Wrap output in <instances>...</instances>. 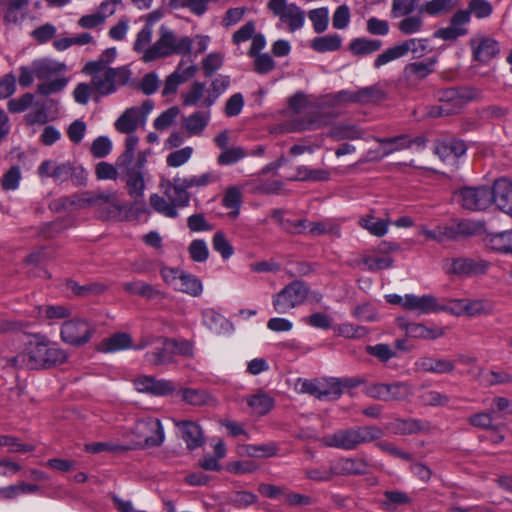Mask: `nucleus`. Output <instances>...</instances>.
<instances>
[{"label": "nucleus", "mask_w": 512, "mask_h": 512, "mask_svg": "<svg viewBox=\"0 0 512 512\" xmlns=\"http://www.w3.org/2000/svg\"><path fill=\"white\" fill-rule=\"evenodd\" d=\"M389 224L388 220L376 219L373 215H366L359 219V225L376 237L385 236L388 233Z\"/></svg>", "instance_id": "obj_43"}, {"label": "nucleus", "mask_w": 512, "mask_h": 512, "mask_svg": "<svg viewBox=\"0 0 512 512\" xmlns=\"http://www.w3.org/2000/svg\"><path fill=\"white\" fill-rule=\"evenodd\" d=\"M454 7L453 0H430L423 6V12L430 16L448 13Z\"/></svg>", "instance_id": "obj_62"}, {"label": "nucleus", "mask_w": 512, "mask_h": 512, "mask_svg": "<svg viewBox=\"0 0 512 512\" xmlns=\"http://www.w3.org/2000/svg\"><path fill=\"white\" fill-rule=\"evenodd\" d=\"M332 464L336 476L363 475L368 472V464L361 458H341Z\"/></svg>", "instance_id": "obj_33"}, {"label": "nucleus", "mask_w": 512, "mask_h": 512, "mask_svg": "<svg viewBox=\"0 0 512 512\" xmlns=\"http://www.w3.org/2000/svg\"><path fill=\"white\" fill-rule=\"evenodd\" d=\"M322 390L324 399L336 400L343 393V383L341 378H327L322 381Z\"/></svg>", "instance_id": "obj_60"}, {"label": "nucleus", "mask_w": 512, "mask_h": 512, "mask_svg": "<svg viewBox=\"0 0 512 512\" xmlns=\"http://www.w3.org/2000/svg\"><path fill=\"white\" fill-rule=\"evenodd\" d=\"M406 310L415 311L418 314L439 313L440 302L432 294L421 296L415 294H406Z\"/></svg>", "instance_id": "obj_26"}, {"label": "nucleus", "mask_w": 512, "mask_h": 512, "mask_svg": "<svg viewBox=\"0 0 512 512\" xmlns=\"http://www.w3.org/2000/svg\"><path fill=\"white\" fill-rule=\"evenodd\" d=\"M382 436V430L376 426L353 427L340 429L321 438L327 447L354 450L359 445L372 442Z\"/></svg>", "instance_id": "obj_5"}, {"label": "nucleus", "mask_w": 512, "mask_h": 512, "mask_svg": "<svg viewBox=\"0 0 512 512\" xmlns=\"http://www.w3.org/2000/svg\"><path fill=\"white\" fill-rule=\"evenodd\" d=\"M31 315L37 319H63L70 315L69 310L64 306H36L31 310Z\"/></svg>", "instance_id": "obj_49"}, {"label": "nucleus", "mask_w": 512, "mask_h": 512, "mask_svg": "<svg viewBox=\"0 0 512 512\" xmlns=\"http://www.w3.org/2000/svg\"><path fill=\"white\" fill-rule=\"evenodd\" d=\"M443 270L450 275L470 277L482 272V267L466 258H450L443 261Z\"/></svg>", "instance_id": "obj_27"}, {"label": "nucleus", "mask_w": 512, "mask_h": 512, "mask_svg": "<svg viewBox=\"0 0 512 512\" xmlns=\"http://www.w3.org/2000/svg\"><path fill=\"white\" fill-rule=\"evenodd\" d=\"M175 290L197 297L202 293L203 286L196 276L183 271Z\"/></svg>", "instance_id": "obj_48"}, {"label": "nucleus", "mask_w": 512, "mask_h": 512, "mask_svg": "<svg viewBox=\"0 0 512 512\" xmlns=\"http://www.w3.org/2000/svg\"><path fill=\"white\" fill-rule=\"evenodd\" d=\"M193 154V148L186 146L169 153L166 157V163L169 167L177 168L187 163Z\"/></svg>", "instance_id": "obj_63"}, {"label": "nucleus", "mask_w": 512, "mask_h": 512, "mask_svg": "<svg viewBox=\"0 0 512 512\" xmlns=\"http://www.w3.org/2000/svg\"><path fill=\"white\" fill-rule=\"evenodd\" d=\"M131 74V70L127 66L113 67L99 76H94L91 84L98 94L108 96L128 84Z\"/></svg>", "instance_id": "obj_9"}, {"label": "nucleus", "mask_w": 512, "mask_h": 512, "mask_svg": "<svg viewBox=\"0 0 512 512\" xmlns=\"http://www.w3.org/2000/svg\"><path fill=\"white\" fill-rule=\"evenodd\" d=\"M182 400L194 406L207 404L211 399V395L205 390L186 388L181 391Z\"/></svg>", "instance_id": "obj_57"}, {"label": "nucleus", "mask_w": 512, "mask_h": 512, "mask_svg": "<svg viewBox=\"0 0 512 512\" xmlns=\"http://www.w3.org/2000/svg\"><path fill=\"white\" fill-rule=\"evenodd\" d=\"M423 28V18L419 15H406L399 24L398 29L404 35L416 34L422 31Z\"/></svg>", "instance_id": "obj_59"}, {"label": "nucleus", "mask_w": 512, "mask_h": 512, "mask_svg": "<svg viewBox=\"0 0 512 512\" xmlns=\"http://www.w3.org/2000/svg\"><path fill=\"white\" fill-rule=\"evenodd\" d=\"M311 48L318 53L337 51L342 46V37L338 34H328L312 39Z\"/></svg>", "instance_id": "obj_38"}, {"label": "nucleus", "mask_w": 512, "mask_h": 512, "mask_svg": "<svg viewBox=\"0 0 512 512\" xmlns=\"http://www.w3.org/2000/svg\"><path fill=\"white\" fill-rule=\"evenodd\" d=\"M150 206L154 211L167 218H177L178 208L169 201L164 195L160 196L156 193L149 198Z\"/></svg>", "instance_id": "obj_42"}, {"label": "nucleus", "mask_w": 512, "mask_h": 512, "mask_svg": "<svg viewBox=\"0 0 512 512\" xmlns=\"http://www.w3.org/2000/svg\"><path fill=\"white\" fill-rule=\"evenodd\" d=\"M246 403L255 415L263 416L274 407V399L266 393H257L246 397Z\"/></svg>", "instance_id": "obj_37"}, {"label": "nucleus", "mask_w": 512, "mask_h": 512, "mask_svg": "<svg viewBox=\"0 0 512 512\" xmlns=\"http://www.w3.org/2000/svg\"><path fill=\"white\" fill-rule=\"evenodd\" d=\"M22 171L19 165H12L2 175L0 179L1 189L5 192L16 191L19 189L22 181Z\"/></svg>", "instance_id": "obj_44"}, {"label": "nucleus", "mask_w": 512, "mask_h": 512, "mask_svg": "<svg viewBox=\"0 0 512 512\" xmlns=\"http://www.w3.org/2000/svg\"><path fill=\"white\" fill-rule=\"evenodd\" d=\"M182 431V438L189 449H196L203 444L201 427L193 422L184 421L178 424Z\"/></svg>", "instance_id": "obj_36"}, {"label": "nucleus", "mask_w": 512, "mask_h": 512, "mask_svg": "<svg viewBox=\"0 0 512 512\" xmlns=\"http://www.w3.org/2000/svg\"><path fill=\"white\" fill-rule=\"evenodd\" d=\"M415 366L419 371L436 374H447L454 371L455 361L447 358L425 356L419 358L415 362Z\"/></svg>", "instance_id": "obj_31"}, {"label": "nucleus", "mask_w": 512, "mask_h": 512, "mask_svg": "<svg viewBox=\"0 0 512 512\" xmlns=\"http://www.w3.org/2000/svg\"><path fill=\"white\" fill-rule=\"evenodd\" d=\"M407 336L416 339L436 340L446 334V329L439 326H426L421 323H409L405 327Z\"/></svg>", "instance_id": "obj_34"}, {"label": "nucleus", "mask_w": 512, "mask_h": 512, "mask_svg": "<svg viewBox=\"0 0 512 512\" xmlns=\"http://www.w3.org/2000/svg\"><path fill=\"white\" fill-rule=\"evenodd\" d=\"M470 48L473 60L482 65L489 64L500 53L498 41L488 35L480 33L470 39Z\"/></svg>", "instance_id": "obj_14"}, {"label": "nucleus", "mask_w": 512, "mask_h": 512, "mask_svg": "<svg viewBox=\"0 0 512 512\" xmlns=\"http://www.w3.org/2000/svg\"><path fill=\"white\" fill-rule=\"evenodd\" d=\"M308 17L316 33H323L328 28L329 10L327 7H320L309 11Z\"/></svg>", "instance_id": "obj_54"}, {"label": "nucleus", "mask_w": 512, "mask_h": 512, "mask_svg": "<svg viewBox=\"0 0 512 512\" xmlns=\"http://www.w3.org/2000/svg\"><path fill=\"white\" fill-rule=\"evenodd\" d=\"M187 189L203 188L220 181L221 174L215 171H207L200 175L182 177Z\"/></svg>", "instance_id": "obj_46"}, {"label": "nucleus", "mask_w": 512, "mask_h": 512, "mask_svg": "<svg viewBox=\"0 0 512 512\" xmlns=\"http://www.w3.org/2000/svg\"><path fill=\"white\" fill-rule=\"evenodd\" d=\"M89 207V191L80 193V194H74L67 197H62L58 199V201L55 203V208L63 209V210H79V209H85Z\"/></svg>", "instance_id": "obj_40"}, {"label": "nucleus", "mask_w": 512, "mask_h": 512, "mask_svg": "<svg viewBox=\"0 0 512 512\" xmlns=\"http://www.w3.org/2000/svg\"><path fill=\"white\" fill-rule=\"evenodd\" d=\"M374 140L380 144V147L368 152L369 160H381L395 152L403 151L412 147H416L418 150H421L426 145V139L423 136L411 138L408 135H399L388 138L375 137Z\"/></svg>", "instance_id": "obj_6"}, {"label": "nucleus", "mask_w": 512, "mask_h": 512, "mask_svg": "<svg viewBox=\"0 0 512 512\" xmlns=\"http://www.w3.org/2000/svg\"><path fill=\"white\" fill-rule=\"evenodd\" d=\"M138 392L153 396H167L176 390L174 382L166 379H155L151 376H140L133 381Z\"/></svg>", "instance_id": "obj_20"}, {"label": "nucleus", "mask_w": 512, "mask_h": 512, "mask_svg": "<svg viewBox=\"0 0 512 512\" xmlns=\"http://www.w3.org/2000/svg\"><path fill=\"white\" fill-rule=\"evenodd\" d=\"M382 41L366 37L352 39L349 43V50L355 56H367L379 51Z\"/></svg>", "instance_id": "obj_35"}, {"label": "nucleus", "mask_w": 512, "mask_h": 512, "mask_svg": "<svg viewBox=\"0 0 512 512\" xmlns=\"http://www.w3.org/2000/svg\"><path fill=\"white\" fill-rule=\"evenodd\" d=\"M204 85L198 82L194 83L191 89L182 95V102L185 106H194L200 103L203 99L202 105L211 106L218 96H203Z\"/></svg>", "instance_id": "obj_39"}, {"label": "nucleus", "mask_w": 512, "mask_h": 512, "mask_svg": "<svg viewBox=\"0 0 512 512\" xmlns=\"http://www.w3.org/2000/svg\"><path fill=\"white\" fill-rule=\"evenodd\" d=\"M160 188L162 189L163 195L178 209L189 205L190 195L180 175H176L172 180L162 179Z\"/></svg>", "instance_id": "obj_16"}, {"label": "nucleus", "mask_w": 512, "mask_h": 512, "mask_svg": "<svg viewBox=\"0 0 512 512\" xmlns=\"http://www.w3.org/2000/svg\"><path fill=\"white\" fill-rule=\"evenodd\" d=\"M244 449L248 456L260 458H270L275 456L278 452V446L274 442L261 445H247Z\"/></svg>", "instance_id": "obj_58"}, {"label": "nucleus", "mask_w": 512, "mask_h": 512, "mask_svg": "<svg viewBox=\"0 0 512 512\" xmlns=\"http://www.w3.org/2000/svg\"><path fill=\"white\" fill-rule=\"evenodd\" d=\"M158 345L153 351L145 354V360L148 364L153 366L166 365L173 362V347L172 339L159 338Z\"/></svg>", "instance_id": "obj_29"}, {"label": "nucleus", "mask_w": 512, "mask_h": 512, "mask_svg": "<svg viewBox=\"0 0 512 512\" xmlns=\"http://www.w3.org/2000/svg\"><path fill=\"white\" fill-rule=\"evenodd\" d=\"M123 289L129 294L139 295L148 299L157 298L160 294L159 290L154 286L141 280L124 283Z\"/></svg>", "instance_id": "obj_45"}, {"label": "nucleus", "mask_w": 512, "mask_h": 512, "mask_svg": "<svg viewBox=\"0 0 512 512\" xmlns=\"http://www.w3.org/2000/svg\"><path fill=\"white\" fill-rule=\"evenodd\" d=\"M467 151L466 144L458 139H446L438 142L435 146V153L444 162H454L463 156Z\"/></svg>", "instance_id": "obj_30"}, {"label": "nucleus", "mask_w": 512, "mask_h": 512, "mask_svg": "<svg viewBox=\"0 0 512 512\" xmlns=\"http://www.w3.org/2000/svg\"><path fill=\"white\" fill-rule=\"evenodd\" d=\"M66 71L67 66L63 62L52 58H37L29 65L19 67L18 82L22 88H27L38 79L40 82L36 87L37 93L48 97L66 88L69 82L65 76Z\"/></svg>", "instance_id": "obj_2"}, {"label": "nucleus", "mask_w": 512, "mask_h": 512, "mask_svg": "<svg viewBox=\"0 0 512 512\" xmlns=\"http://www.w3.org/2000/svg\"><path fill=\"white\" fill-rule=\"evenodd\" d=\"M242 203V192L236 187L226 189V216L236 218Z\"/></svg>", "instance_id": "obj_53"}, {"label": "nucleus", "mask_w": 512, "mask_h": 512, "mask_svg": "<svg viewBox=\"0 0 512 512\" xmlns=\"http://www.w3.org/2000/svg\"><path fill=\"white\" fill-rule=\"evenodd\" d=\"M338 336L355 339L363 338L368 335V329L364 326L355 325L349 322L341 323L335 327Z\"/></svg>", "instance_id": "obj_55"}, {"label": "nucleus", "mask_w": 512, "mask_h": 512, "mask_svg": "<svg viewBox=\"0 0 512 512\" xmlns=\"http://www.w3.org/2000/svg\"><path fill=\"white\" fill-rule=\"evenodd\" d=\"M487 245L495 251L512 254V229L490 235Z\"/></svg>", "instance_id": "obj_47"}, {"label": "nucleus", "mask_w": 512, "mask_h": 512, "mask_svg": "<svg viewBox=\"0 0 512 512\" xmlns=\"http://www.w3.org/2000/svg\"><path fill=\"white\" fill-rule=\"evenodd\" d=\"M309 294L308 286L302 281H293L273 297V307L279 314H285L305 302Z\"/></svg>", "instance_id": "obj_7"}, {"label": "nucleus", "mask_w": 512, "mask_h": 512, "mask_svg": "<svg viewBox=\"0 0 512 512\" xmlns=\"http://www.w3.org/2000/svg\"><path fill=\"white\" fill-rule=\"evenodd\" d=\"M403 57L409 52L413 58H421L427 53L428 40L424 38H410L399 43Z\"/></svg>", "instance_id": "obj_52"}, {"label": "nucleus", "mask_w": 512, "mask_h": 512, "mask_svg": "<svg viewBox=\"0 0 512 512\" xmlns=\"http://www.w3.org/2000/svg\"><path fill=\"white\" fill-rule=\"evenodd\" d=\"M159 16L152 13L148 16L145 25L137 33L133 43V50L144 63H152L173 55H187L192 49V39L188 36H178L165 25L159 28V35L155 42L153 38V24Z\"/></svg>", "instance_id": "obj_1"}, {"label": "nucleus", "mask_w": 512, "mask_h": 512, "mask_svg": "<svg viewBox=\"0 0 512 512\" xmlns=\"http://www.w3.org/2000/svg\"><path fill=\"white\" fill-rule=\"evenodd\" d=\"M468 373L479 383L485 386H494L512 383V374L507 370H488L482 367L469 370Z\"/></svg>", "instance_id": "obj_28"}, {"label": "nucleus", "mask_w": 512, "mask_h": 512, "mask_svg": "<svg viewBox=\"0 0 512 512\" xmlns=\"http://www.w3.org/2000/svg\"><path fill=\"white\" fill-rule=\"evenodd\" d=\"M139 138L136 135L127 136L125 139V150L117 158L116 165L122 171H133L144 173L149 151H139L135 154Z\"/></svg>", "instance_id": "obj_12"}, {"label": "nucleus", "mask_w": 512, "mask_h": 512, "mask_svg": "<svg viewBox=\"0 0 512 512\" xmlns=\"http://www.w3.org/2000/svg\"><path fill=\"white\" fill-rule=\"evenodd\" d=\"M388 401L404 400L413 394V388L406 382H395L387 384Z\"/></svg>", "instance_id": "obj_61"}, {"label": "nucleus", "mask_w": 512, "mask_h": 512, "mask_svg": "<svg viewBox=\"0 0 512 512\" xmlns=\"http://www.w3.org/2000/svg\"><path fill=\"white\" fill-rule=\"evenodd\" d=\"M138 392L153 396H167L176 390L174 382L166 379H155L151 376H140L133 381Z\"/></svg>", "instance_id": "obj_19"}, {"label": "nucleus", "mask_w": 512, "mask_h": 512, "mask_svg": "<svg viewBox=\"0 0 512 512\" xmlns=\"http://www.w3.org/2000/svg\"><path fill=\"white\" fill-rule=\"evenodd\" d=\"M197 70L198 68L195 64H187L184 60H181L175 71L165 79L162 95L167 97L175 94L181 84L189 81L196 75Z\"/></svg>", "instance_id": "obj_17"}, {"label": "nucleus", "mask_w": 512, "mask_h": 512, "mask_svg": "<svg viewBox=\"0 0 512 512\" xmlns=\"http://www.w3.org/2000/svg\"><path fill=\"white\" fill-rule=\"evenodd\" d=\"M89 207L96 208L103 218H110L122 210V207L117 201L116 193L111 191H89Z\"/></svg>", "instance_id": "obj_21"}, {"label": "nucleus", "mask_w": 512, "mask_h": 512, "mask_svg": "<svg viewBox=\"0 0 512 512\" xmlns=\"http://www.w3.org/2000/svg\"><path fill=\"white\" fill-rule=\"evenodd\" d=\"M454 200L468 210H485L491 206V189L486 186L463 187L454 193Z\"/></svg>", "instance_id": "obj_13"}, {"label": "nucleus", "mask_w": 512, "mask_h": 512, "mask_svg": "<svg viewBox=\"0 0 512 512\" xmlns=\"http://www.w3.org/2000/svg\"><path fill=\"white\" fill-rule=\"evenodd\" d=\"M209 115L203 112H194L183 121V126L189 135L201 133L208 125Z\"/></svg>", "instance_id": "obj_51"}, {"label": "nucleus", "mask_w": 512, "mask_h": 512, "mask_svg": "<svg viewBox=\"0 0 512 512\" xmlns=\"http://www.w3.org/2000/svg\"><path fill=\"white\" fill-rule=\"evenodd\" d=\"M123 437L127 448H153L164 443L165 430L159 418L145 415L138 417L133 427L124 431Z\"/></svg>", "instance_id": "obj_4"}, {"label": "nucleus", "mask_w": 512, "mask_h": 512, "mask_svg": "<svg viewBox=\"0 0 512 512\" xmlns=\"http://www.w3.org/2000/svg\"><path fill=\"white\" fill-rule=\"evenodd\" d=\"M385 501L381 503V508L385 511H394L397 505L411 503V498L401 491H385Z\"/></svg>", "instance_id": "obj_56"}, {"label": "nucleus", "mask_w": 512, "mask_h": 512, "mask_svg": "<svg viewBox=\"0 0 512 512\" xmlns=\"http://www.w3.org/2000/svg\"><path fill=\"white\" fill-rule=\"evenodd\" d=\"M470 19L469 11L458 10L452 16L449 26L437 30L434 33V37L450 41L464 36L468 33L466 26L469 24Z\"/></svg>", "instance_id": "obj_18"}, {"label": "nucleus", "mask_w": 512, "mask_h": 512, "mask_svg": "<svg viewBox=\"0 0 512 512\" xmlns=\"http://www.w3.org/2000/svg\"><path fill=\"white\" fill-rule=\"evenodd\" d=\"M153 343L152 337L143 338L138 344H132V338L128 333L118 332L102 340L101 351L105 353L117 352L125 349L143 350Z\"/></svg>", "instance_id": "obj_15"}, {"label": "nucleus", "mask_w": 512, "mask_h": 512, "mask_svg": "<svg viewBox=\"0 0 512 512\" xmlns=\"http://www.w3.org/2000/svg\"><path fill=\"white\" fill-rule=\"evenodd\" d=\"M203 323L213 333L220 334L224 327V318L215 310L207 309L203 313Z\"/></svg>", "instance_id": "obj_64"}, {"label": "nucleus", "mask_w": 512, "mask_h": 512, "mask_svg": "<svg viewBox=\"0 0 512 512\" xmlns=\"http://www.w3.org/2000/svg\"><path fill=\"white\" fill-rule=\"evenodd\" d=\"M153 108L152 100H145L140 106L127 108L115 121V129L127 136L134 135L139 125L146 124L147 117Z\"/></svg>", "instance_id": "obj_10"}, {"label": "nucleus", "mask_w": 512, "mask_h": 512, "mask_svg": "<svg viewBox=\"0 0 512 512\" xmlns=\"http://www.w3.org/2000/svg\"><path fill=\"white\" fill-rule=\"evenodd\" d=\"M59 114V101L56 99H47L41 106H36L27 113L25 115V121L28 125H43L57 119Z\"/></svg>", "instance_id": "obj_24"}, {"label": "nucleus", "mask_w": 512, "mask_h": 512, "mask_svg": "<svg viewBox=\"0 0 512 512\" xmlns=\"http://www.w3.org/2000/svg\"><path fill=\"white\" fill-rule=\"evenodd\" d=\"M464 312L466 316L478 317L491 314L494 310L492 302L484 299H465Z\"/></svg>", "instance_id": "obj_50"}, {"label": "nucleus", "mask_w": 512, "mask_h": 512, "mask_svg": "<svg viewBox=\"0 0 512 512\" xmlns=\"http://www.w3.org/2000/svg\"><path fill=\"white\" fill-rule=\"evenodd\" d=\"M437 63L438 58L436 56L423 61L410 62L405 65L403 76L409 83L422 81L434 72Z\"/></svg>", "instance_id": "obj_25"}, {"label": "nucleus", "mask_w": 512, "mask_h": 512, "mask_svg": "<svg viewBox=\"0 0 512 512\" xmlns=\"http://www.w3.org/2000/svg\"><path fill=\"white\" fill-rule=\"evenodd\" d=\"M307 230L313 236H319L324 234H331L333 236H340L339 226L331 220L321 222H307L305 220L298 221L295 226L294 232L301 233Z\"/></svg>", "instance_id": "obj_32"}, {"label": "nucleus", "mask_w": 512, "mask_h": 512, "mask_svg": "<svg viewBox=\"0 0 512 512\" xmlns=\"http://www.w3.org/2000/svg\"><path fill=\"white\" fill-rule=\"evenodd\" d=\"M267 8L291 33L301 30L305 25V11L294 3L289 4L287 0H269Z\"/></svg>", "instance_id": "obj_8"}, {"label": "nucleus", "mask_w": 512, "mask_h": 512, "mask_svg": "<svg viewBox=\"0 0 512 512\" xmlns=\"http://www.w3.org/2000/svg\"><path fill=\"white\" fill-rule=\"evenodd\" d=\"M126 175V187L128 194L135 200L141 199L144 196L145 181L144 173L123 171Z\"/></svg>", "instance_id": "obj_41"}, {"label": "nucleus", "mask_w": 512, "mask_h": 512, "mask_svg": "<svg viewBox=\"0 0 512 512\" xmlns=\"http://www.w3.org/2000/svg\"><path fill=\"white\" fill-rule=\"evenodd\" d=\"M72 172L73 166L70 162H56L50 159L44 160L37 169V174L41 180L51 178L57 183L67 181Z\"/></svg>", "instance_id": "obj_23"}, {"label": "nucleus", "mask_w": 512, "mask_h": 512, "mask_svg": "<svg viewBox=\"0 0 512 512\" xmlns=\"http://www.w3.org/2000/svg\"><path fill=\"white\" fill-rule=\"evenodd\" d=\"M95 332L94 325L85 319L65 321L60 330L61 340L71 346H82L90 341Z\"/></svg>", "instance_id": "obj_11"}, {"label": "nucleus", "mask_w": 512, "mask_h": 512, "mask_svg": "<svg viewBox=\"0 0 512 512\" xmlns=\"http://www.w3.org/2000/svg\"><path fill=\"white\" fill-rule=\"evenodd\" d=\"M68 358L65 350L41 333L29 335L21 351L14 357V364L30 370L50 369Z\"/></svg>", "instance_id": "obj_3"}, {"label": "nucleus", "mask_w": 512, "mask_h": 512, "mask_svg": "<svg viewBox=\"0 0 512 512\" xmlns=\"http://www.w3.org/2000/svg\"><path fill=\"white\" fill-rule=\"evenodd\" d=\"M491 205L512 217V181L502 177L494 181L491 188Z\"/></svg>", "instance_id": "obj_22"}]
</instances>
